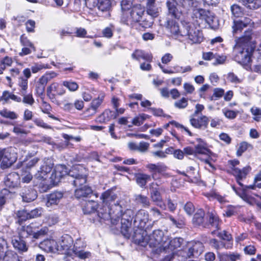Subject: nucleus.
I'll list each match as a JSON object with an SVG mask.
<instances>
[{
	"instance_id": "774afa93",
	"label": "nucleus",
	"mask_w": 261,
	"mask_h": 261,
	"mask_svg": "<svg viewBox=\"0 0 261 261\" xmlns=\"http://www.w3.org/2000/svg\"><path fill=\"white\" fill-rule=\"evenodd\" d=\"M150 144L148 142L141 141L138 144V152L144 153L148 151Z\"/></svg>"
},
{
	"instance_id": "4d7b16f0",
	"label": "nucleus",
	"mask_w": 261,
	"mask_h": 261,
	"mask_svg": "<svg viewBox=\"0 0 261 261\" xmlns=\"http://www.w3.org/2000/svg\"><path fill=\"white\" fill-rule=\"evenodd\" d=\"M249 147H252L251 145L246 142H243L240 144L239 147L237 151V155L240 156Z\"/></svg>"
},
{
	"instance_id": "79ce46f5",
	"label": "nucleus",
	"mask_w": 261,
	"mask_h": 261,
	"mask_svg": "<svg viewBox=\"0 0 261 261\" xmlns=\"http://www.w3.org/2000/svg\"><path fill=\"white\" fill-rule=\"evenodd\" d=\"M0 115L5 118L14 120L17 119L18 115L14 112L7 109H4L0 111Z\"/></svg>"
},
{
	"instance_id": "bf43d9fd",
	"label": "nucleus",
	"mask_w": 261,
	"mask_h": 261,
	"mask_svg": "<svg viewBox=\"0 0 261 261\" xmlns=\"http://www.w3.org/2000/svg\"><path fill=\"white\" fill-rule=\"evenodd\" d=\"M49 68V66L47 64H42L36 63L33 65L31 70L33 73H37L43 69H48Z\"/></svg>"
},
{
	"instance_id": "1a4fd4ad",
	"label": "nucleus",
	"mask_w": 261,
	"mask_h": 261,
	"mask_svg": "<svg viewBox=\"0 0 261 261\" xmlns=\"http://www.w3.org/2000/svg\"><path fill=\"white\" fill-rule=\"evenodd\" d=\"M73 240L68 235L62 236L57 243V252L68 256H72Z\"/></svg>"
},
{
	"instance_id": "39448f33",
	"label": "nucleus",
	"mask_w": 261,
	"mask_h": 261,
	"mask_svg": "<svg viewBox=\"0 0 261 261\" xmlns=\"http://www.w3.org/2000/svg\"><path fill=\"white\" fill-rule=\"evenodd\" d=\"M68 179L75 187L84 186L87 180L85 169L80 166L74 167L69 171Z\"/></svg>"
},
{
	"instance_id": "603ef678",
	"label": "nucleus",
	"mask_w": 261,
	"mask_h": 261,
	"mask_svg": "<svg viewBox=\"0 0 261 261\" xmlns=\"http://www.w3.org/2000/svg\"><path fill=\"white\" fill-rule=\"evenodd\" d=\"M2 194L3 195H0V209L5 204L6 199L11 197L12 193L7 189H3Z\"/></svg>"
},
{
	"instance_id": "72a5a7b5",
	"label": "nucleus",
	"mask_w": 261,
	"mask_h": 261,
	"mask_svg": "<svg viewBox=\"0 0 261 261\" xmlns=\"http://www.w3.org/2000/svg\"><path fill=\"white\" fill-rule=\"evenodd\" d=\"M250 170V168L249 167H244L242 170L234 168H233L232 174L236 176V179H243L246 177Z\"/></svg>"
},
{
	"instance_id": "69168bd1",
	"label": "nucleus",
	"mask_w": 261,
	"mask_h": 261,
	"mask_svg": "<svg viewBox=\"0 0 261 261\" xmlns=\"http://www.w3.org/2000/svg\"><path fill=\"white\" fill-rule=\"evenodd\" d=\"M146 117V115L142 114L139 116L136 117L133 119L132 123L134 125L136 126H140L143 124L144 121Z\"/></svg>"
},
{
	"instance_id": "473e14b6",
	"label": "nucleus",
	"mask_w": 261,
	"mask_h": 261,
	"mask_svg": "<svg viewBox=\"0 0 261 261\" xmlns=\"http://www.w3.org/2000/svg\"><path fill=\"white\" fill-rule=\"evenodd\" d=\"M98 204L94 200L86 201L83 207V211L85 214L94 213L97 208Z\"/></svg>"
},
{
	"instance_id": "f8f14e48",
	"label": "nucleus",
	"mask_w": 261,
	"mask_h": 261,
	"mask_svg": "<svg viewBox=\"0 0 261 261\" xmlns=\"http://www.w3.org/2000/svg\"><path fill=\"white\" fill-rule=\"evenodd\" d=\"M254 23L249 17H245L238 20H234L232 25L233 35L241 32L243 29L247 27H254Z\"/></svg>"
},
{
	"instance_id": "bb28decb",
	"label": "nucleus",
	"mask_w": 261,
	"mask_h": 261,
	"mask_svg": "<svg viewBox=\"0 0 261 261\" xmlns=\"http://www.w3.org/2000/svg\"><path fill=\"white\" fill-rule=\"evenodd\" d=\"M20 177L19 174L16 172H12L8 174L4 179V183L6 186L9 188H14L17 187Z\"/></svg>"
},
{
	"instance_id": "49530a36",
	"label": "nucleus",
	"mask_w": 261,
	"mask_h": 261,
	"mask_svg": "<svg viewBox=\"0 0 261 261\" xmlns=\"http://www.w3.org/2000/svg\"><path fill=\"white\" fill-rule=\"evenodd\" d=\"M257 56L256 63L254 66V71L256 72L261 73V44L257 49Z\"/></svg>"
},
{
	"instance_id": "f257e3e1",
	"label": "nucleus",
	"mask_w": 261,
	"mask_h": 261,
	"mask_svg": "<svg viewBox=\"0 0 261 261\" xmlns=\"http://www.w3.org/2000/svg\"><path fill=\"white\" fill-rule=\"evenodd\" d=\"M146 168L151 173L152 178L156 181L152 182L150 185L151 189L150 198L158 206L163 209H165L166 205L163 202L159 187L162 184L161 177H166L168 175L166 173L168 167L164 163H158L157 164H148L147 165Z\"/></svg>"
},
{
	"instance_id": "3c124183",
	"label": "nucleus",
	"mask_w": 261,
	"mask_h": 261,
	"mask_svg": "<svg viewBox=\"0 0 261 261\" xmlns=\"http://www.w3.org/2000/svg\"><path fill=\"white\" fill-rule=\"evenodd\" d=\"M2 258H3V261H20L18 255L12 252H6Z\"/></svg>"
},
{
	"instance_id": "7ed1b4c3",
	"label": "nucleus",
	"mask_w": 261,
	"mask_h": 261,
	"mask_svg": "<svg viewBox=\"0 0 261 261\" xmlns=\"http://www.w3.org/2000/svg\"><path fill=\"white\" fill-rule=\"evenodd\" d=\"M144 11V8L140 4L134 5L132 9L122 12L121 22L127 25L133 27L141 20Z\"/></svg>"
},
{
	"instance_id": "6e6552de",
	"label": "nucleus",
	"mask_w": 261,
	"mask_h": 261,
	"mask_svg": "<svg viewBox=\"0 0 261 261\" xmlns=\"http://www.w3.org/2000/svg\"><path fill=\"white\" fill-rule=\"evenodd\" d=\"M86 243L81 238L75 240L73 247L72 248V256L74 255L81 259H85L91 256V253L84 250Z\"/></svg>"
},
{
	"instance_id": "13d9d810",
	"label": "nucleus",
	"mask_w": 261,
	"mask_h": 261,
	"mask_svg": "<svg viewBox=\"0 0 261 261\" xmlns=\"http://www.w3.org/2000/svg\"><path fill=\"white\" fill-rule=\"evenodd\" d=\"M7 248V242L3 238H0V260L5 255L6 253L8 251H6Z\"/></svg>"
},
{
	"instance_id": "c85d7f7f",
	"label": "nucleus",
	"mask_w": 261,
	"mask_h": 261,
	"mask_svg": "<svg viewBox=\"0 0 261 261\" xmlns=\"http://www.w3.org/2000/svg\"><path fill=\"white\" fill-rule=\"evenodd\" d=\"M132 57L133 59L137 61H140V59H142L149 63L152 62L153 58L151 54L146 53L145 51L140 49L135 50L132 54Z\"/></svg>"
},
{
	"instance_id": "a878e982",
	"label": "nucleus",
	"mask_w": 261,
	"mask_h": 261,
	"mask_svg": "<svg viewBox=\"0 0 261 261\" xmlns=\"http://www.w3.org/2000/svg\"><path fill=\"white\" fill-rule=\"evenodd\" d=\"M57 243L51 239L44 240L39 244V247L47 252H57Z\"/></svg>"
},
{
	"instance_id": "a211bd4d",
	"label": "nucleus",
	"mask_w": 261,
	"mask_h": 261,
	"mask_svg": "<svg viewBox=\"0 0 261 261\" xmlns=\"http://www.w3.org/2000/svg\"><path fill=\"white\" fill-rule=\"evenodd\" d=\"M204 246L200 242H194L189 247L187 255L189 258L198 257L203 251Z\"/></svg>"
},
{
	"instance_id": "412c9836",
	"label": "nucleus",
	"mask_w": 261,
	"mask_h": 261,
	"mask_svg": "<svg viewBox=\"0 0 261 261\" xmlns=\"http://www.w3.org/2000/svg\"><path fill=\"white\" fill-rule=\"evenodd\" d=\"M22 201L30 202L35 200L37 197L36 191L29 187H24L20 193Z\"/></svg>"
},
{
	"instance_id": "423d86ee",
	"label": "nucleus",
	"mask_w": 261,
	"mask_h": 261,
	"mask_svg": "<svg viewBox=\"0 0 261 261\" xmlns=\"http://www.w3.org/2000/svg\"><path fill=\"white\" fill-rule=\"evenodd\" d=\"M183 34L184 37H187L191 44L200 43L203 40L201 32L190 22L183 23Z\"/></svg>"
},
{
	"instance_id": "f3484780",
	"label": "nucleus",
	"mask_w": 261,
	"mask_h": 261,
	"mask_svg": "<svg viewBox=\"0 0 261 261\" xmlns=\"http://www.w3.org/2000/svg\"><path fill=\"white\" fill-rule=\"evenodd\" d=\"M149 220V215L144 210H140L134 217V225L141 229L144 228L146 223Z\"/></svg>"
},
{
	"instance_id": "20e7f679",
	"label": "nucleus",
	"mask_w": 261,
	"mask_h": 261,
	"mask_svg": "<svg viewBox=\"0 0 261 261\" xmlns=\"http://www.w3.org/2000/svg\"><path fill=\"white\" fill-rule=\"evenodd\" d=\"M53 167V164L51 160L47 159L44 161L43 164L41 166L40 170L35 175V178L39 181L38 184L39 187L42 188L43 192L48 190V182L47 181L48 174H49Z\"/></svg>"
},
{
	"instance_id": "f704fd0d",
	"label": "nucleus",
	"mask_w": 261,
	"mask_h": 261,
	"mask_svg": "<svg viewBox=\"0 0 261 261\" xmlns=\"http://www.w3.org/2000/svg\"><path fill=\"white\" fill-rule=\"evenodd\" d=\"M242 3L247 8L255 10L261 6L260 0H241Z\"/></svg>"
},
{
	"instance_id": "0eeeda50",
	"label": "nucleus",
	"mask_w": 261,
	"mask_h": 261,
	"mask_svg": "<svg viewBox=\"0 0 261 261\" xmlns=\"http://www.w3.org/2000/svg\"><path fill=\"white\" fill-rule=\"evenodd\" d=\"M58 74L54 71H48L35 82V90L37 95L41 96L44 93L47 83L56 77Z\"/></svg>"
},
{
	"instance_id": "8fccbe9b",
	"label": "nucleus",
	"mask_w": 261,
	"mask_h": 261,
	"mask_svg": "<svg viewBox=\"0 0 261 261\" xmlns=\"http://www.w3.org/2000/svg\"><path fill=\"white\" fill-rule=\"evenodd\" d=\"M20 95L23 96L22 99H21V101L23 103L32 106L35 102V100L32 93L27 94L26 92L24 93V94H20Z\"/></svg>"
},
{
	"instance_id": "ddd939ff",
	"label": "nucleus",
	"mask_w": 261,
	"mask_h": 261,
	"mask_svg": "<svg viewBox=\"0 0 261 261\" xmlns=\"http://www.w3.org/2000/svg\"><path fill=\"white\" fill-rule=\"evenodd\" d=\"M166 27L170 29L172 37L180 40L184 37L183 25L179 28L178 23L173 20H168L166 21Z\"/></svg>"
},
{
	"instance_id": "4468645a",
	"label": "nucleus",
	"mask_w": 261,
	"mask_h": 261,
	"mask_svg": "<svg viewBox=\"0 0 261 261\" xmlns=\"http://www.w3.org/2000/svg\"><path fill=\"white\" fill-rule=\"evenodd\" d=\"M164 250L166 252H172L174 250L180 247L183 240L180 238H175L171 240L168 237L165 238Z\"/></svg>"
},
{
	"instance_id": "cd10ccee",
	"label": "nucleus",
	"mask_w": 261,
	"mask_h": 261,
	"mask_svg": "<svg viewBox=\"0 0 261 261\" xmlns=\"http://www.w3.org/2000/svg\"><path fill=\"white\" fill-rule=\"evenodd\" d=\"M63 196V193L61 192L56 191L47 196L46 205L50 207L54 205H57Z\"/></svg>"
},
{
	"instance_id": "0e129e2a",
	"label": "nucleus",
	"mask_w": 261,
	"mask_h": 261,
	"mask_svg": "<svg viewBox=\"0 0 261 261\" xmlns=\"http://www.w3.org/2000/svg\"><path fill=\"white\" fill-rule=\"evenodd\" d=\"M222 111L224 116L228 119H234L238 115V111L229 110L226 109H223Z\"/></svg>"
},
{
	"instance_id": "4be33fe9",
	"label": "nucleus",
	"mask_w": 261,
	"mask_h": 261,
	"mask_svg": "<svg viewBox=\"0 0 261 261\" xmlns=\"http://www.w3.org/2000/svg\"><path fill=\"white\" fill-rule=\"evenodd\" d=\"M117 117V112H114L110 109H106L101 114L98 115L95 122L99 123H106L112 119H114Z\"/></svg>"
},
{
	"instance_id": "4c0bfd02",
	"label": "nucleus",
	"mask_w": 261,
	"mask_h": 261,
	"mask_svg": "<svg viewBox=\"0 0 261 261\" xmlns=\"http://www.w3.org/2000/svg\"><path fill=\"white\" fill-rule=\"evenodd\" d=\"M135 201L137 204H141L144 207H149L150 204L148 198L141 194L136 195Z\"/></svg>"
},
{
	"instance_id": "5fc2aeb1",
	"label": "nucleus",
	"mask_w": 261,
	"mask_h": 261,
	"mask_svg": "<svg viewBox=\"0 0 261 261\" xmlns=\"http://www.w3.org/2000/svg\"><path fill=\"white\" fill-rule=\"evenodd\" d=\"M231 11L232 15L236 17H239L243 14V9L238 5H233L231 7Z\"/></svg>"
},
{
	"instance_id": "f03ea898",
	"label": "nucleus",
	"mask_w": 261,
	"mask_h": 261,
	"mask_svg": "<svg viewBox=\"0 0 261 261\" xmlns=\"http://www.w3.org/2000/svg\"><path fill=\"white\" fill-rule=\"evenodd\" d=\"M164 232L160 229L154 230L149 236L146 235V231L143 232L140 239H136L138 244L145 247L148 245L152 249V251L156 253H160L164 250V244L165 242Z\"/></svg>"
},
{
	"instance_id": "7c9ffc66",
	"label": "nucleus",
	"mask_w": 261,
	"mask_h": 261,
	"mask_svg": "<svg viewBox=\"0 0 261 261\" xmlns=\"http://www.w3.org/2000/svg\"><path fill=\"white\" fill-rule=\"evenodd\" d=\"M160 8L155 5V0H147L146 12L147 14L152 17H156L160 12Z\"/></svg>"
},
{
	"instance_id": "a19ab883",
	"label": "nucleus",
	"mask_w": 261,
	"mask_h": 261,
	"mask_svg": "<svg viewBox=\"0 0 261 261\" xmlns=\"http://www.w3.org/2000/svg\"><path fill=\"white\" fill-rule=\"evenodd\" d=\"M97 7L102 12L109 11L111 7V0H97Z\"/></svg>"
},
{
	"instance_id": "58836bf2",
	"label": "nucleus",
	"mask_w": 261,
	"mask_h": 261,
	"mask_svg": "<svg viewBox=\"0 0 261 261\" xmlns=\"http://www.w3.org/2000/svg\"><path fill=\"white\" fill-rule=\"evenodd\" d=\"M121 233L126 237L129 238L130 237V226L132 225V222L129 221H127L126 220H121Z\"/></svg>"
},
{
	"instance_id": "393cba45",
	"label": "nucleus",
	"mask_w": 261,
	"mask_h": 261,
	"mask_svg": "<svg viewBox=\"0 0 261 261\" xmlns=\"http://www.w3.org/2000/svg\"><path fill=\"white\" fill-rule=\"evenodd\" d=\"M93 194L91 188L88 186L84 185L77 188L74 191V196L77 199H82L89 197Z\"/></svg>"
},
{
	"instance_id": "6e6d98bb",
	"label": "nucleus",
	"mask_w": 261,
	"mask_h": 261,
	"mask_svg": "<svg viewBox=\"0 0 261 261\" xmlns=\"http://www.w3.org/2000/svg\"><path fill=\"white\" fill-rule=\"evenodd\" d=\"M63 85L68 88L70 91H75L79 88L77 84L71 81H64L63 82Z\"/></svg>"
},
{
	"instance_id": "338daca9",
	"label": "nucleus",
	"mask_w": 261,
	"mask_h": 261,
	"mask_svg": "<svg viewBox=\"0 0 261 261\" xmlns=\"http://www.w3.org/2000/svg\"><path fill=\"white\" fill-rule=\"evenodd\" d=\"M42 212V208H36L33 210L29 212V219H32L39 217L41 215Z\"/></svg>"
},
{
	"instance_id": "aec40b11",
	"label": "nucleus",
	"mask_w": 261,
	"mask_h": 261,
	"mask_svg": "<svg viewBox=\"0 0 261 261\" xmlns=\"http://www.w3.org/2000/svg\"><path fill=\"white\" fill-rule=\"evenodd\" d=\"M68 169L65 165H59L56 167L54 172L51 175L50 178L54 182L57 183L66 175L68 177Z\"/></svg>"
},
{
	"instance_id": "c03bdc74",
	"label": "nucleus",
	"mask_w": 261,
	"mask_h": 261,
	"mask_svg": "<svg viewBox=\"0 0 261 261\" xmlns=\"http://www.w3.org/2000/svg\"><path fill=\"white\" fill-rule=\"evenodd\" d=\"M151 177H152L151 175L140 174L137 176L136 182L141 187H143L146 185L147 181L150 180Z\"/></svg>"
},
{
	"instance_id": "680f3d73",
	"label": "nucleus",
	"mask_w": 261,
	"mask_h": 261,
	"mask_svg": "<svg viewBox=\"0 0 261 261\" xmlns=\"http://www.w3.org/2000/svg\"><path fill=\"white\" fill-rule=\"evenodd\" d=\"M188 104V99L182 97L174 102V106L178 109H185L187 107Z\"/></svg>"
},
{
	"instance_id": "ea45409f",
	"label": "nucleus",
	"mask_w": 261,
	"mask_h": 261,
	"mask_svg": "<svg viewBox=\"0 0 261 261\" xmlns=\"http://www.w3.org/2000/svg\"><path fill=\"white\" fill-rule=\"evenodd\" d=\"M209 223L206 224L207 226L211 225L212 227L216 228V229H219L220 221L218 216L214 213L209 214Z\"/></svg>"
},
{
	"instance_id": "de8ad7c7",
	"label": "nucleus",
	"mask_w": 261,
	"mask_h": 261,
	"mask_svg": "<svg viewBox=\"0 0 261 261\" xmlns=\"http://www.w3.org/2000/svg\"><path fill=\"white\" fill-rule=\"evenodd\" d=\"M227 79L228 81L234 84H240L243 81L242 78L239 77L233 72L228 73L227 76Z\"/></svg>"
},
{
	"instance_id": "dca6fc26",
	"label": "nucleus",
	"mask_w": 261,
	"mask_h": 261,
	"mask_svg": "<svg viewBox=\"0 0 261 261\" xmlns=\"http://www.w3.org/2000/svg\"><path fill=\"white\" fill-rule=\"evenodd\" d=\"M65 93V90L62 86L56 82L50 84L46 90L47 95L50 99H55L57 95H62Z\"/></svg>"
},
{
	"instance_id": "c756f323",
	"label": "nucleus",
	"mask_w": 261,
	"mask_h": 261,
	"mask_svg": "<svg viewBox=\"0 0 261 261\" xmlns=\"http://www.w3.org/2000/svg\"><path fill=\"white\" fill-rule=\"evenodd\" d=\"M116 198L117 195L114 191L110 190L103 192L100 196V199L102 200L103 203L109 206H110V205L112 202H114Z\"/></svg>"
},
{
	"instance_id": "e433bc0d",
	"label": "nucleus",
	"mask_w": 261,
	"mask_h": 261,
	"mask_svg": "<svg viewBox=\"0 0 261 261\" xmlns=\"http://www.w3.org/2000/svg\"><path fill=\"white\" fill-rule=\"evenodd\" d=\"M105 94L103 93H100L97 97L94 98L90 104V106L98 112V108L103 102Z\"/></svg>"
},
{
	"instance_id": "a18cd8bd",
	"label": "nucleus",
	"mask_w": 261,
	"mask_h": 261,
	"mask_svg": "<svg viewBox=\"0 0 261 261\" xmlns=\"http://www.w3.org/2000/svg\"><path fill=\"white\" fill-rule=\"evenodd\" d=\"M33 227L32 225L22 226L19 232L21 237L27 238L30 235H33L34 233Z\"/></svg>"
},
{
	"instance_id": "2eb2a0df",
	"label": "nucleus",
	"mask_w": 261,
	"mask_h": 261,
	"mask_svg": "<svg viewBox=\"0 0 261 261\" xmlns=\"http://www.w3.org/2000/svg\"><path fill=\"white\" fill-rule=\"evenodd\" d=\"M112 205L111 206L109 205H103L102 207L100 208L97 212V215L100 220H108L111 219L112 221L116 220V214L114 211L112 212V210L115 207Z\"/></svg>"
},
{
	"instance_id": "052dcab7",
	"label": "nucleus",
	"mask_w": 261,
	"mask_h": 261,
	"mask_svg": "<svg viewBox=\"0 0 261 261\" xmlns=\"http://www.w3.org/2000/svg\"><path fill=\"white\" fill-rule=\"evenodd\" d=\"M21 182L23 183H29L33 179V175L30 172L22 171L21 175Z\"/></svg>"
},
{
	"instance_id": "2f4dec72",
	"label": "nucleus",
	"mask_w": 261,
	"mask_h": 261,
	"mask_svg": "<svg viewBox=\"0 0 261 261\" xmlns=\"http://www.w3.org/2000/svg\"><path fill=\"white\" fill-rule=\"evenodd\" d=\"M204 212L202 210H198L194 214L193 218V224L195 226L202 225L203 227H206V224H204Z\"/></svg>"
},
{
	"instance_id": "9b49d317",
	"label": "nucleus",
	"mask_w": 261,
	"mask_h": 261,
	"mask_svg": "<svg viewBox=\"0 0 261 261\" xmlns=\"http://www.w3.org/2000/svg\"><path fill=\"white\" fill-rule=\"evenodd\" d=\"M11 151L12 148L0 150V162L2 161V166L4 168L10 167L16 160V154Z\"/></svg>"
},
{
	"instance_id": "09e8293b",
	"label": "nucleus",
	"mask_w": 261,
	"mask_h": 261,
	"mask_svg": "<svg viewBox=\"0 0 261 261\" xmlns=\"http://www.w3.org/2000/svg\"><path fill=\"white\" fill-rule=\"evenodd\" d=\"M115 30V27L112 24H110L109 26L105 28L102 31L103 37L111 38L113 35V32Z\"/></svg>"
},
{
	"instance_id": "9d476101",
	"label": "nucleus",
	"mask_w": 261,
	"mask_h": 261,
	"mask_svg": "<svg viewBox=\"0 0 261 261\" xmlns=\"http://www.w3.org/2000/svg\"><path fill=\"white\" fill-rule=\"evenodd\" d=\"M253 51L254 49L252 46L246 45L237 56L239 60L238 62L246 69L250 68L251 56Z\"/></svg>"
},
{
	"instance_id": "6ab92c4d",
	"label": "nucleus",
	"mask_w": 261,
	"mask_h": 261,
	"mask_svg": "<svg viewBox=\"0 0 261 261\" xmlns=\"http://www.w3.org/2000/svg\"><path fill=\"white\" fill-rule=\"evenodd\" d=\"M24 237H21L19 234L18 236H14L11 240V243L15 250L19 253L25 252L28 250V246L26 242L23 240Z\"/></svg>"
},
{
	"instance_id": "864d4df0",
	"label": "nucleus",
	"mask_w": 261,
	"mask_h": 261,
	"mask_svg": "<svg viewBox=\"0 0 261 261\" xmlns=\"http://www.w3.org/2000/svg\"><path fill=\"white\" fill-rule=\"evenodd\" d=\"M21 44L24 47H29L33 49V51H36V48L34 44L24 35H21L20 38Z\"/></svg>"
},
{
	"instance_id": "b1692460",
	"label": "nucleus",
	"mask_w": 261,
	"mask_h": 261,
	"mask_svg": "<svg viewBox=\"0 0 261 261\" xmlns=\"http://www.w3.org/2000/svg\"><path fill=\"white\" fill-rule=\"evenodd\" d=\"M114 206L116 207L117 211L116 214L115 218L116 219L115 221H118L120 216L122 217L121 220H126L132 222V220L134 218V212L131 210H127L125 211L124 214H121L120 213L121 211V207L118 204H114Z\"/></svg>"
},
{
	"instance_id": "5701e85b",
	"label": "nucleus",
	"mask_w": 261,
	"mask_h": 261,
	"mask_svg": "<svg viewBox=\"0 0 261 261\" xmlns=\"http://www.w3.org/2000/svg\"><path fill=\"white\" fill-rule=\"evenodd\" d=\"M178 2L176 0H169L167 2L166 5L168 7V12L172 16L176 18H179L182 11L179 8L177 7Z\"/></svg>"
},
{
	"instance_id": "e2e57ef3",
	"label": "nucleus",
	"mask_w": 261,
	"mask_h": 261,
	"mask_svg": "<svg viewBox=\"0 0 261 261\" xmlns=\"http://www.w3.org/2000/svg\"><path fill=\"white\" fill-rule=\"evenodd\" d=\"M122 12L129 10L132 7V0H122L121 3Z\"/></svg>"
},
{
	"instance_id": "c9c22d12",
	"label": "nucleus",
	"mask_w": 261,
	"mask_h": 261,
	"mask_svg": "<svg viewBox=\"0 0 261 261\" xmlns=\"http://www.w3.org/2000/svg\"><path fill=\"white\" fill-rule=\"evenodd\" d=\"M1 99L2 100H4L6 102H8L10 99L18 102L21 101V97L17 96V95L8 91H5L3 92L2 96H1Z\"/></svg>"
},
{
	"instance_id": "37998d69",
	"label": "nucleus",
	"mask_w": 261,
	"mask_h": 261,
	"mask_svg": "<svg viewBox=\"0 0 261 261\" xmlns=\"http://www.w3.org/2000/svg\"><path fill=\"white\" fill-rule=\"evenodd\" d=\"M18 86L20 94L26 93L28 88V81L23 76H20L18 79Z\"/></svg>"
}]
</instances>
